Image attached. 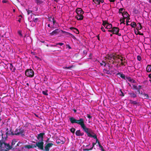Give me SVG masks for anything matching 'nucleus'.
Returning <instances> with one entry per match:
<instances>
[{"mask_svg": "<svg viewBox=\"0 0 151 151\" xmlns=\"http://www.w3.org/2000/svg\"><path fill=\"white\" fill-rule=\"evenodd\" d=\"M83 131L87 134L88 137H93L94 139H96V142H97L98 140L97 136L96 134L92 130L86 127V125L83 128Z\"/></svg>", "mask_w": 151, "mask_h": 151, "instance_id": "obj_1", "label": "nucleus"}, {"mask_svg": "<svg viewBox=\"0 0 151 151\" xmlns=\"http://www.w3.org/2000/svg\"><path fill=\"white\" fill-rule=\"evenodd\" d=\"M69 120L72 124L76 123L80 125L82 129L85 125L84 123V120L82 118H80L79 120H77L74 117H72L69 118Z\"/></svg>", "mask_w": 151, "mask_h": 151, "instance_id": "obj_2", "label": "nucleus"}, {"mask_svg": "<svg viewBox=\"0 0 151 151\" xmlns=\"http://www.w3.org/2000/svg\"><path fill=\"white\" fill-rule=\"evenodd\" d=\"M76 12L77 14L75 16V18L78 20H82L84 17L83 15L84 12L82 9L81 8H78L76 9Z\"/></svg>", "mask_w": 151, "mask_h": 151, "instance_id": "obj_3", "label": "nucleus"}, {"mask_svg": "<svg viewBox=\"0 0 151 151\" xmlns=\"http://www.w3.org/2000/svg\"><path fill=\"white\" fill-rule=\"evenodd\" d=\"M10 149L11 147L9 144H6L2 141H0V151L1 150L8 151Z\"/></svg>", "mask_w": 151, "mask_h": 151, "instance_id": "obj_4", "label": "nucleus"}, {"mask_svg": "<svg viewBox=\"0 0 151 151\" xmlns=\"http://www.w3.org/2000/svg\"><path fill=\"white\" fill-rule=\"evenodd\" d=\"M120 57L119 55H118L116 54H111L107 55L106 58L109 60H115L117 58L120 59L121 61H122V59L120 58Z\"/></svg>", "mask_w": 151, "mask_h": 151, "instance_id": "obj_5", "label": "nucleus"}, {"mask_svg": "<svg viewBox=\"0 0 151 151\" xmlns=\"http://www.w3.org/2000/svg\"><path fill=\"white\" fill-rule=\"evenodd\" d=\"M119 29L116 27H114L112 28L111 29L109 30L108 31L111 32H113V34L117 35L119 36H121V34L119 33Z\"/></svg>", "mask_w": 151, "mask_h": 151, "instance_id": "obj_6", "label": "nucleus"}, {"mask_svg": "<svg viewBox=\"0 0 151 151\" xmlns=\"http://www.w3.org/2000/svg\"><path fill=\"white\" fill-rule=\"evenodd\" d=\"M34 72L31 69H28L25 72L26 76L30 77H32L34 75Z\"/></svg>", "mask_w": 151, "mask_h": 151, "instance_id": "obj_7", "label": "nucleus"}, {"mask_svg": "<svg viewBox=\"0 0 151 151\" xmlns=\"http://www.w3.org/2000/svg\"><path fill=\"white\" fill-rule=\"evenodd\" d=\"M24 129L22 128L19 129H17L14 132V134L16 135L21 134L23 135H24L23 133L24 132Z\"/></svg>", "mask_w": 151, "mask_h": 151, "instance_id": "obj_8", "label": "nucleus"}, {"mask_svg": "<svg viewBox=\"0 0 151 151\" xmlns=\"http://www.w3.org/2000/svg\"><path fill=\"white\" fill-rule=\"evenodd\" d=\"M43 142L42 141H38L37 142L36 144V147L37 146L39 148L40 150H43Z\"/></svg>", "mask_w": 151, "mask_h": 151, "instance_id": "obj_9", "label": "nucleus"}, {"mask_svg": "<svg viewBox=\"0 0 151 151\" xmlns=\"http://www.w3.org/2000/svg\"><path fill=\"white\" fill-rule=\"evenodd\" d=\"M45 135V133H40L37 135V138L39 141H43V136Z\"/></svg>", "mask_w": 151, "mask_h": 151, "instance_id": "obj_10", "label": "nucleus"}, {"mask_svg": "<svg viewBox=\"0 0 151 151\" xmlns=\"http://www.w3.org/2000/svg\"><path fill=\"white\" fill-rule=\"evenodd\" d=\"M49 20L50 21L51 23L48 24L47 26L49 27H51V26L52 25H54L55 24V21L54 19L53 18H51L50 19L49 18Z\"/></svg>", "mask_w": 151, "mask_h": 151, "instance_id": "obj_11", "label": "nucleus"}, {"mask_svg": "<svg viewBox=\"0 0 151 151\" xmlns=\"http://www.w3.org/2000/svg\"><path fill=\"white\" fill-rule=\"evenodd\" d=\"M53 144L52 143H48L45 147V151H49L50 147H52Z\"/></svg>", "mask_w": 151, "mask_h": 151, "instance_id": "obj_12", "label": "nucleus"}, {"mask_svg": "<svg viewBox=\"0 0 151 151\" xmlns=\"http://www.w3.org/2000/svg\"><path fill=\"white\" fill-rule=\"evenodd\" d=\"M36 147V145L35 144H31L29 145H26L25 147L26 148L30 149Z\"/></svg>", "mask_w": 151, "mask_h": 151, "instance_id": "obj_13", "label": "nucleus"}, {"mask_svg": "<svg viewBox=\"0 0 151 151\" xmlns=\"http://www.w3.org/2000/svg\"><path fill=\"white\" fill-rule=\"evenodd\" d=\"M60 31L59 29H57L50 33V34L51 35H55L58 34L60 32Z\"/></svg>", "mask_w": 151, "mask_h": 151, "instance_id": "obj_14", "label": "nucleus"}, {"mask_svg": "<svg viewBox=\"0 0 151 151\" xmlns=\"http://www.w3.org/2000/svg\"><path fill=\"white\" fill-rule=\"evenodd\" d=\"M146 71L148 73L151 72V65H147L146 68Z\"/></svg>", "mask_w": 151, "mask_h": 151, "instance_id": "obj_15", "label": "nucleus"}, {"mask_svg": "<svg viewBox=\"0 0 151 151\" xmlns=\"http://www.w3.org/2000/svg\"><path fill=\"white\" fill-rule=\"evenodd\" d=\"M122 15L124 19L129 17V15L127 12H125L122 14Z\"/></svg>", "mask_w": 151, "mask_h": 151, "instance_id": "obj_16", "label": "nucleus"}, {"mask_svg": "<svg viewBox=\"0 0 151 151\" xmlns=\"http://www.w3.org/2000/svg\"><path fill=\"white\" fill-rule=\"evenodd\" d=\"M9 67L10 68L11 70L13 72L14 71L15 69V67L13 66L12 64V63H9Z\"/></svg>", "mask_w": 151, "mask_h": 151, "instance_id": "obj_17", "label": "nucleus"}, {"mask_svg": "<svg viewBox=\"0 0 151 151\" xmlns=\"http://www.w3.org/2000/svg\"><path fill=\"white\" fill-rule=\"evenodd\" d=\"M76 135L77 136H82L83 134L81 132L80 130L77 131L75 133Z\"/></svg>", "mask_w": 151, "mask_h": 151, "instance_id": "obj_18", "label": "nucleus"}, {"mask_svg": "<svg viewBox=\"0 0 151 151\" xmlns=\"http://www.w3.org/2000/svg\"><path fill=\"white\" fill-rule=\"evenodd\" d=\"M129 94L131 97L133 98H136L137 97V95L133 93H129Z\"/></svg>", "mask_w": 151, "mask_h": 151, "instance_id": "obj_19", "label": "nucleus"}, {"mask_svg": "<svg viewBox=\"0 0 151 151\" xmlns=\"http://www.w3.org/2000/svg\"><path fill=\"white\" fill-rule=\"evenodd\" d=\"M61 31L63 33H64V34H65L68 37L72 35L70 33L66 32L65 31H64L63 30H61Z\"/></svg>", "mask_w": 151, "mask_h": 151, "instance_id": "obj_20", "label": "nucleus"}, {"mask_svg": "<svg viewBox=\"0 0 151 151\" xmlns=\"http://www.w3.org/2000/svg\"><path fill=\"white\" fill-rule=\"evenodd\" d=\"M35 2L37 5H40L42 3V1L41 0H35Z\"/></svg>", "mask_w": 151, "mask_h": 151, "instance_id": "obj_21", "label": "nucleus"}, {"mask_svg": "<svg viewBox=\"0 0 151 151\" xmlns=\"http://www.w3.org/2000/svg\"><path fill=\"white\" fill-rule=\"evenodd\" d=\"M112 27V25L111 24L107 22V26H106V29H110Z\"/></svg>", "mask_w": 151, "mask_h": 151, "instance_id": "obj_22", "label": "nucleus"}, {"mask_svg": "<svg viewBox=\"0 0 151 151\" xmlns=\"http://www.w3.org/2000/svg\"><path fill=\"white\" fill-rule=\"evenodd\" d=\"M125 9L123 8H120L119 10V13L120 14H121L122 15V14L124 13L125 12Z\"/></svg>", "mask_w": 151, "mask_h": 151, "instance_id": "obj_23", "label": "nucleus"}, {"mask_svg": "<svg viewBox=\"0 0 151 151\" xmlns=\"http://www.w3.org/2000/svg\"><path fill=\"white\" fill-rule=\"evenodd\" d=\"M117 75L120 76L122 78L124 79L125 78V76L124 75L121 74L120 73H118L117 74Z\"/></svg>", "mask_w": 151, "mask_h": 151, "instance_id": "obj_24", "label": "nucleus"}, {"mask_svg": "<svg viewBox=\"0 0 151 151\" xmlns=\"http://www.w3.org/2000/svg\"><path fill=\"white\" fill-rule=\"evenodd\" d=\"M93 1L96 4H100V0H93Z\"/></svg>", "mask_w": 151, "mask_h": 151, "instance_id": "obj_25", "label": "nucleus"}, {"mask_svg": "<svg viewBox=\"0 0 151 151\" xmlns=\"http://www.w3.org/2000/svg\"><path fill=\"white\" fill-rule=\"evenodd\" d=\"M17 140L16 139H14L12 141V145H14L15 143V142H17Z\"/></svg>", "mask_w": 151, "mask_h": 151, "instance_id": "obj_26", "label": "nucleus"}, {"mask_svg": "<svg viewBox=\"0 0 151 151\" xmlns=\"http://www.w3.org/2000/svg\"><path fill=\"white\" fill-rule=\"evenodd\" d=\"M136 25V23L134 22H132L131 24V26L133 27H135Z\"/></svg>", "mask_w": 151, "mask_h": 151, "instance_id": "obj_27", "label": "nucleus"}, {"mask_svg": "<svg viewBox=\"0 0 151 151\" xmlns=\"http://www.w3.org/2000/svg\"><path fill=\"white\" fill-rule=\"evenodd\" d=\"M70 29H75L76 30V31L75 32H76V34H78L79 33V32L78 30V29H77L76 28H73V27H71V28H70Z\"/></svg>", "mask_w": 151, "mask_h": 151, "instance_id": "obj_28", "label": "nucleus"}, {"mask_svg": "<svg viewBox=\"0 0 151 151\" xmlns=\"http://www.w3.org/2000/svg\"><path fill=\"white\" fill-rule=\"evenodd\" d=\"M47 90L44 91L42 92V93L45 95H48L47 93Z\"/></svg>", "mask_w": 151, "mask_h": 151, "instance_id": "obj_29", "label": "nucleus"}, {"mask_svg": "<svg viewBox=\"0 0 151 151\" xmlns=\"http://www.w3.org/2000/svg\"><path fill=\"white\" fill-rule=\"evenodd\" d=\"M107 22L105 21H103L102 25L106 28V26H107Z\"/></svg>", "mask_w": 151, "mask_h": 151, "instance_id": "obj_30", "label": "nucleus"}, {"mask_svg": "<svg viewBox=\"0 0 151 151\" xmlns=\"http://www.w3.org/2000/svg\"><path fill=\"white\" fill-rule=\"evenodd\" d=\"M137 27L138 28V29H139V30H140L142 29V27L141 26L140 24V23L138 24Z\"/></svg>", "mask_w": 151, "mask_h": 151, "instance_id": "obj_31", "label": "nucleus"}, {"mask_svg": "<svg viewBox=\"0 0 151 151\" xmlns=\"http://www.w3.org/2000/svg\"><path fill=\"white\" fill-rule=\"evenodd\" d=\"M70 131L71 132L73 133H74L75 131V129L74 128H72L70 129Z\"/></svg>", "mask_w": 151, "mask_h": 151, "instance_id": "obj_32", "label": "nucleus"}, {"mask_svg": "<svg viewBox=\"0 0 151 151\" xmlns=\"http://www.w3.org/2000/svg\"><path fill=\"white\" fill-rule=\"evenodd\" d=\"M100 64L101 66L104 65V66H105L106 65V63L104 61H102V63H100Z\"/></svg>", "mask_w": 151, "mask_h": 151, "instance_id": "obj_33", "label": "nucleus"}, {"mask_svg": "<svg viewBox=\"0 0 151 151\" xmlns=\"http://www.w3.org/2000/svg\"><path fill=\"white\" fill-rule=\"evenodd\" d=\"M130 101L132 104H136L137 103V102L136 101Z\"/></svg>", "mask_w": 151, "mask_h": 151, "instance_id": "obj_34", "label": "nucleus"}, {"mask_svg": "<svg viewBox=\"0 0 151 151\" xmlns=\"http://www.w3.org/2000/svg\"><path fill=\"white\" fill-rule=\"evenodd\" d=\"M143 95H144V97L145 98L148 99L149 98V96L147 94L144 93Z\"/></svg>", "mask_w": 151, "mask_h": 151, "instance_id": "obj_35", "label": "nucleus"}, {"mask_svg": "<svg viewBox=\"0 0 151 151\" xmlns=\"http://www.w3.org/2000/svg\"><path fill=\"white\" fill-rule=\"evenodd\" d=\"M27 14L28 15L32 13V11L29 10H27Z\"/></svg>", "mask_w": 151, "mask_h": 151, "instance_id": "obj_36", "label": "nucleus"}, {"mask_svg": "<svg viewBox=\"0 0 151 151\" xmlns=\"http://www.w3.org/2000/svg\"><path fill=\"white\" fill-rule=\"evenodd\" d=\"M126 22H127V25H128V22H129V20L130 19V18H129V17H128L126 18Z\"/></svg>", "mask_w": 151, "mask_h": 151, "instance_id": "obj_37", "label": "nucleus"}, {"mask_svg": "<svg viewBox=\"0 0 151 151\" xmlns=\"http://www.w3.org/2000/svg\"><path fill=\"white\" fill-rule=\"evenodd\" d=\"M137 60L139 61H140L141 60V57L139 56V55H138L137 56Z\"/></svg>", "mask_w": 151, "mask_h": 151, "instance_id": "obj_38", "label": "nucleus"}, {"mask_svg": "<svg viewBox=\"0 0 151 151\" xmlns=\"http://www.w3.org/2000/svg\"><path fill=\"white\" fill-rule=\"evenodd\" d=\"M129 81H131L132 82L134 83H135V80L133 79H130L129 80Z\"/></svg>", "mask_w": 151, "mask_h": 151, "instance_id": "obj_39", "label": "nucleus"}, {"mask_svg": "<svg viewBox=\"0 0 151 151\" xmlns=\"http://www.w3.org/2000/svg\"><path fill=\"white\" fill-rule=\"evenodd\" d=\"M120 95L122 96H124L123 93L121 90H120Z\"/></svg>", "mask_w": 151, "mask_h": 151, "instance_id": "obj_40", "label": "nucleus"}, {"mask_svg": "<svg viewBox=\"0 0 151 151\" xmlns=\"http://www.w3.org/2000/svg\"><path fill=\"white\" fill-rule=\"evenodd\" d=\"M38 20V19L37 18H36L34 19L33 21L35 22H36Z\"/></svg>", "mask_w": 151, "mask_h": 151, "instance_id": "obj_41", "label": "nucleus"}, {"mask_svg": "<svg viewBox=\"0 0 151 151\" xmlns=\"http://www.w3.org/2000/svg\"><path fill=\"white\" fill-rule=\"evenodd\" d=\"M101 29L103 32H105V30L104 29V27L102 26L101 28Z\"/></svg>", "mask_w": 151, "mask_h": 151, "instance_id": "obj_42", "label": "nucleus"}, {"mask_svg": "<svg viewBox=\"0 0 151 151\" xmlns=\"http://www.w3.org/2000/svg\"><path fill=\"white\" fill-rule=\"evenodd\" d=\"M71 67H64V68L65 69H70L71 68Z\"/></svg>", "mask_w": 151, "mask_h": 151, "instance_id": "obj_43", "label": "nucleus"}, {"mask_svg": "<svg viewBox=\"0 0 151 151\" xmlns=\"http://www.w3.org/2000/svg\"><path fill=\"white\" fill-rule=\"evenodd\" d=\"M18 33L19 35L20 36H22V34L21 33V31H19L18 32Z\"/></svg>", "mask_w": 151, "mask_h": 151, "instance_id": "obj_44", "label": "nucleus"}, {"mask_svg": "<svg viewBox=\"0 0 151 151\" xmlns=\"http://www.w3.org/2000/svg\"><path fill=\"white\" fill-rule=\"evenodd\" d=\"M19 17L20 18H19V19L18 20V21L19 22H20L21 21V18H20L22 17V16L21 15H19Z\"/></svg>", "mask_w": 151, "mask_h": 151, "instance_id": "obj_45", "label": "nucleus"}, {"mask_svg": "<svg viewBox=\"0 0 151 151\" xmlns=\"http://www.w3.org/2000/svg\"><path fill=\"white\" fill-rule=\"evenodd\" d=\"M63 44H64L63 43H58L57 44V45H60V46H62L63 45Z\"/></svg>", "mask_w": 151, "mask_h": 151, "instance_id": "obj_46", "label": "nucleus"}, {"mask_svg": "<svg viewBox=\"0 0 151 151\" xmlns=\"http://www.w3.org/2000/svg\"><path fill=\"white\" fill-rule=\"evenodd\" d=\"M57 143H62H62H63V142H60V141H59V139H57Z\"/></svg>", "mask_w": 151, "mask_h": 151, "instance_id": "obj_47", "label": "nucleus"}, {"mask_svg": "<svg viewBox=\"0 0 151 151\" xmlns=\"http://www.w3.org/2000/svg\"><path fill=\"white\" fill-rule=\"evenodd\" d=\"M27 39L29 40L30 41L31 40V38L29 37V36H27Z\"/></svg>", "mask_w": 151, "mask_h": 151, "instance_id": "obj_48", "label": "nucleus"}, {"mask_svg": "<svg viewBox=\"0 0 151 151\" xmlns=\"http://www.w3.org/2000/svg\"><path fill=\"white\" fill-rule=\"evenodd\" d=\"M120 21L122 23H124V20L123 19H121Z\"/></svg>", "mask_w": 151, "mask_h": 151, "instance_id": "obj_49", "label": "nucleus"}, {"mask_svg": "<svg viewBox=\"0 0 151 151\" xmlns=\"http://www.w3.org/2000/svg\"><path fill=\"white\" fill-rule=\"evenodd\" d=\"M83 151H89L88 149H83Z\"/></svg>", "mask_w": 151, "mask_h": 151, "instance_id": "obj_50", "label": "nucleus"}, {"mask_svg": "<svg viewBox=\"0 0 151 151\" xmlns=\"http://www.w3.org/2000/svg\"><path fill=\"white\" fill-rule=\"evenodd\" d=\"M87 117L90 119L91 118V116L89 114L87 115Z\"/></svg>", "mask_w": 151, "mask_h": 151, "instance_id": "obj_51", "label": "nucleus"}, {"mask_svg": "<svg viewBox=\"0 0 151 151\" xmlns=\"http://www.w3.org/2000/svg\"><path fill=\"white\" fill-rule=\"evenodd\" d=\"M104 2V0H100V3L101 2V3H102Z\"/></svg>", "mask_w": 151, "mask_h": 151, "instance_id": "obj_52", "label": "nucleus"}, {"mask_svg": "<svg viewBox=\"0 0 151 151\" xmlns=\"http://www.w3.org/2000/svg\"><path fill=\"white\" fill-rule=\"evenodd\" d=\"M110 2H114L115 0H109Z\"/></svg>", "mask_w": 151, "mask_h": 151, "instance_id": "obj_53", "label": "nucleus"}, {"mask_svg": "<svg viewBox=\"0 0 151 151\" xmlns=\"http://www.w3.org/2000/svg\"><path fill=\"white\" fill-rule=\"evenodd\" d=\"M94 144H93V147H92L90 149V150H92V148H93V147H94Z\"/></svg>", "mask_w": 151, "mask_h": 151, "instance_id": "obj_54", "label": "nucleus"}, {"mask_svg": "<svg viewBox=\"0 0 151 151\" xmlns=\"http://www.w3.org/2000/svg\"><path fill=\"white\" fill-rule=\"evenodd\" d=\"M73 110L74 111L75 113H76V110L74 109Z\"/></svg>", "mask_w": 151, "mask_h": 151, "instance_id": "obj_55", "label": "nucleus"}, {"mask_svg": "<svg viewBox=\"0 0 151 151\" xmlns=\"http://www.w3.org/2000/svg\"><path fill=\"white\" fill-rule=\"evenodd\" d=\"M54 1H55L56 2H57L58 1V0H54Z\"/></svg>", "mask_w": 151, "mask_h": 151, "instance_id": "obj_56", "label": "nucleus"}, {"mask_svg": "<svg viewBox=\"0 0 151 151\" xmlns=\"http://www.w3.org/2000/svg\"><path fill=\"white\" fill-rule=\"evenodd\" d=\"M2 2H3V3H5V1H3Z\"/></svg>", "mask_w": 151, "mask_h": 151, "instance_id": "obj_57", "label": "nucleus"}, {"mask_svg": "<svg viewBox=\"0 0 151 151\" xmlns=\"http://www.w3.org/2000/svg\"><path fill=\"white\" fill-rule=\"evenodd\" d=\"M26 84L27 85V86H29V84L28 83H27Z\"/></svg>", "mask_w": 151, "mask_h": 151, "instance_id": "obj_58", "label": "nucleus"}, {"mask_svg": "<svg viewBox=\"0 0 151 151\" xmlns=\"http://www.w3.org/2000/svg\"><path fill=\"white\" fill-rule=\"evenodd\" d=\"M139 34V35H143V34Z\"/></svg>", "mask_w": 151, "mask_h": 151, "instance_id": "obj_59", "label": "nucleus"}, {"mask_svg": "<svg viewBox=\"0 0 151 151\" xmlns=\"http://www.w3.org/2000/svg\"><path fill=\"white\" fill-rule=\"evenodd\" d=\"M110 36H112V34H111V35H110Z\"/></svg>", "mask_w": 151, "mask_h": 151, "instance_id": "obj_60", "label": "nucleus"}, {"mask_svg": "<svg viewBox=\"0 0 151 151\" xmlns=\"http://www.w3.org/2000/svg\"><path fill=\"white\" fill-rule=\"evenodd\" d=\"M2 137H3V134H2Z\"/></svg>", "mask_w": 151, "mask_h": 151, "instance_id": "obj_61", "label": "nucleus"}, {"mask_svg": "<svg viewBox=\"0 0 151 151\" xmlns=\"http://www.w3.org/2000/svg\"><path fill=\"white\" fill-rule=\"evenodd\" d=\"M15 11V10L14 9V11Z\"/></svg>", "mask_w": 151, "mask_h": 151, "instance_id": "obj_62", "label": "nucleus"}]
</instances>
